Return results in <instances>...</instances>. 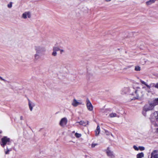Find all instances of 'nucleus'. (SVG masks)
<instances>
[{
	"mask_svg": "<svg viewBox=\"0 0 158 158\" xmlns=\"http://www.w3.org/2000/svg\"><path fill=\"white\" fill-rule=\"evenodd\" d=\"M20 119L21 120H23V116H21L20 117Z\"/></svg>",
	"mask_w": 158,
	"mask_h": 158,
	"instance_id": "34",
	"label": "nucleus"
},
{
	"mask_svg": "<svg viewBox=\"0 0 158 158\" xmlns=\"http://www.w3.org/2000/svg\"><path fill=\"white\" fill-rule=\"evenodd\" d=\"M155 106L152 102L148 105H145L143 107V110L145 111L152 110L154 108Z\"/></svg>",
	"mask_w": 158,
	"mask_h": 158,
	"instance_id": "5",
	"label": "nucleus"
},
{
	"mask_svg": "<svg viewBox=\"0 0 158 158\" xmlns=\"http://www.w3.org/2000/svg\"><path fill=\"white\" fill-rule=\"evenodd\" d=\"M154 118H150V121L152 124L155 127L158 126V111H156L153 114Z\"/></svg>",
	"mask_w": 158,
	"mask_h": 158,
	"instance_id": "3",
	"label": "nucleus"
},
{
	"mask_svg": "<svg viewBox=\"0 0 158 158\" xmlns=\"http://www.w3.org/2000/svg\"><path fill=\"white\" fill-rule=\"evenodd\" d=\"M97 145V144L96 143H92L91 145V147L92 148H94Z\"/></svg>",
	"mask_w": 158,
	"mask_h": 158,
	"instance_id": "30",
	"label": "nucleus"
},
{
	"mask_svg": "<svg viewBox=\"0 0 158 158\" xmlns=\"http://www.w3.org/2000/svg\"><path fill=\"white\" fill-rule=\"evenodd\" d=\"M157 130V132H158V128L157 129V130Z\"/></svg>",
	"mask_w": 158,
	"mask_h": 158,
	"instance_id": "39",
	"label": "nucleus"
},
{
	"mask_svg": "<svg viewBox=\"0 0 158 158\" xmlns=\"http://www.w3.org/2000/svg\"><path fill=\"white\" fill-rule=\"evenodd\" d=\"M146 111H144L143 110V115L144 116H146Z\"/></svg>",
	"mask_w": 158,
	"mask_h": 158,
	"instance_id": "31",
	"label": "nucleus"
},
{
	"mask_svg": "<svg viewBox=\"0 0 158 158\" xmlns=\"http://www.w3.org/2000/svg\"><path fill=\"white\" fill-rule=\"evenodd\" d=\"M74 132H75V131H73V133H74Z\"/></svg>",
	"mask_w": 158,
	"mask_h": 158,
	"instance_id": "41",
	"label": "nucleus"
},
{
	"mask_svg": "<svg viewBox=\"0 0 158 158\" xmlns=\"http://www.w3.org/2000/svg\"><path fill=\"white\" fill-rule=\"evenodd\" d=\"M35 49L36 52L41 53L46 51V49L45 47L40 45L35 46Z\"/></svg>",
	"mask_w": 158,
	"mask_h": 158,
	"instance_id": "4",
	"label": "nucleus"
},
{
	"mask_svg": "<svg viewBox=\"0 0 158 158\" xmlns=\"http://www.w3.org/2000/svg\"><path fill=\"white\" fill-rule=\"evenodd\" d=\"M133 148L136 151H138L139 150V148L135 145L133 146Z\"/></svg>",
	"mask_w": 158,
	"mask_h": 158,
	"instance_id": "28",
	"label": "nucleus"
},
{
	"mask_svg": "<svg viewBox=\"0 0 158 158\" xmlns=\"http://www.w3.org/2000/svg\"><path fill=\"white\" fill-rule=\"evenodd\" d=\"M109 116L110 118H112L116 117H119L115 113H111L109 114Z\"/></svg>",
	"mask_w": 158,
	"mask_h": 158,
	"instance_id": "20",
	"label": "nucleus"
},
{
	"mask_svg": "<svg viewBox=\"0 0 158 158\" xmlns=\"http://www.w3.org/2000/svg\"><path fill=\"white\" fill-rule=\"evenodd\" d=\"M12 142V140L6 136H4L1 139L0 142L1 146L4 148L6 146V148L4 149L5 152L6 154H8L9 152L11 150L10 145Z\"/></svg>",
	"mask_w": 158,
	"mask_h": 158,
	"instance_id": "2",
	"label": "nucleus"
},
{
	"mask_svg": "<svg viewBox=\"0 0 158 158\" xmlns=\"http://www.w3.org/2000/svg\"><path fill=\"white\" fill-rule=\"evenodd\" d=\"M150 85L151 87H154L157 88V87H156V86L157 85V83L156 84H155L154 83H151L150 84Z\"/></svg>",
	"mask_w": 158,
	"mask_h": 158,
	"instance_id": "21",
	"label": "nucleus"
},
{
	"mask_svg": "<svg viewBox=\"0 0 158 158\" xmlns=\"http://www.w3.org/2000/svg\"><path fill=\"white\" fill-rule=\"evenodd\" d=\"M60 50V48L58 46L57 44H55V45L53 47V50H54L56 51H58Z\"/></svg>",
	"mask_w": 158,
	"mask_h": 158,
	"instance_id": "16",
	"label": "nucleus"
},
{
	"mask_svg": "<svg viewBox=\"0 0 158 158\" xmlns=\"http://www.w3.org/2000/svg\"><path fill=\"white\" fill-rule=\"evenodd\" d=\"M7 6L9 8H11L12 7V3L10 2L7 5Z\"/></svg>",
	"mask_w": 158,
	"mask_h": 158,
	"instance_id": "27",
	"label": "nucleus"
},
{
	"mask_svg": "<svg viewBox=\"0 0 158 158\" xmlns=\"http://www.w3.org/2000/svg\"><path fill=\"white\" fill-rule=\"evenodd\" d=\"M53 52H52V55L54 56H56L57 55V52H56L57 51H54V50H53Z\"/></svg>",
	"mask_w": 158,
	"mask_h": 158,
	"instance_id": "23",
	"label": "nucleus"
},
{
	"mask_svg": "<svg viewBox=\"0 0 158 158\" xmlns=\"http://www.w3.org/2000/svg\"><path fill=\"white\" fill-rule=\"evenodd\" d=\"M158 150H154L151 153L150 158H158Z\"/></svg>",
	"mask_w": 158,
	"mask_h": 158,
	"instance_id": "11",
	"label": "nucleus"
},
{
	"mask_svg": "<svg viewBox=\"0 0 158 158\" xmlns=\"http://www.w3.org/2000/svg\"><path fill=\"white\" fill-rule=\"evenodd\" d=\"M106 1H107V2H109V1H110L111 0H106Z\"/></svg>",
	"mask_w": 158,
	"mask_h": 158,
	"instance_id": "37",
	"label": "nucleus"
},
{
	"mask_svg": "<svg viewBox=\"0 0 158 158\" xmlns=\"http://www.w3.org/2000/svg\"><path fill=\"white\" fill-rule=\"evenodd\" d=\"M107 156L110 158H114L115 156L113 151L110 150L109 147H108L105 150Z\"/></svg>",
	"mask_w": 158,
	"mask_h": 158,
	"instance_id": "6",
	"label": "nucleus"
},
{
	"mask_svg": "<svg viewBox=\"0 0 158 158\" xmlns=\"http://www.w3.org/2000/svg\"><path fill=\"white\" fill-rule=\"evenodd\" d=\"M31 17V13L29 11H26L23 13L22 15V18L26 19L28 17L29 18Z\"/></svg>",
	"mask_w": 158,
	"mask_h": 158,
	"instance_id": "8",
	"label": "nucleus"
},
{
	"mask_svg": "<svg viewBox=\"0 0 158 158\" xmlns=\"http://www.w3.org/2000/svg\"><path fill=\"white\" fill-rule=\"evenodd\" d=\"M2 131H0V134L1 133H2Z\"/></svg>",
	"mask_w": 158,
	"mask_h": 158,
	"instance_id": "40",
	"label": "nucleus"
},
{
	"mask_svg": "<svg viewBox=\"0 0 158 158\" xmlns=\"http://www.w3.org/2000/svg\"><path fill=\"white\" fill-rule=\"evenodd\" d=\"M145 90L148 93H149L151 92L150 91V89H148V88H147Z\"/></svg>",
	"mask_w": 158,
	"mask_h": 158,
	"instance_id": "32",
	"label": "nucleus"
},
{
	"mask_svg": "<svg viewBox=\"0 0 158 158\" xmlns=\"http://www.w3.org/2000/svg\"><path fill=\"white\" fill-rule=\"evenodd\" d=\"M144 154L143 152L138 154L136 155L137 158H142L144 156Z\"/></svg>",
	"mask_w": 158,
	"mask_h": 158,
	"instance_id": "18",
	"label": "nucleus"
},
{
	"mask_svg": "<svg viewBox=\"0 0 158 158\" xmlns=\"http://www.w3.org/2000/svg\"><path fill=\"white\" fill-rule=\"evenodd\" d=\"M86 106L88 109L89 111L92 110H93V106L88 98H87L86 99Z\"/></svg>",
	"mask_w": 158,
	"mask_h": 158,
	"instance_id": "9",
	"label": "nucleus"
},
{
	"mask_svg": "<svg viewBox=\"0 0 158 158\" xmlns=\"http://www.w3.org/2000/svg\"><path fill=\"white\" fill-rule=\"evenodd\" d=\"M88 123L89 122L88 121H81L79 122H76V123H79L80 125L83 126H86L88 124Z\"/></svg>",
	"mask_w": 158,
	"mask_h": 158,
	"instance_id": "13",
	"label": "nucleus"
},
{
	"mask_svg": "<svg viewBox=\"0 0 158 158\" xmlns=\"http://www.w3.org/2000/svg\"><path fill=\"white\" fill-rule=\"evenodd\" d=\"M139 81H140V82L141 83V84L142 85H147V83L146 82H145V81H143L142 80L140 79L139 80Z\"/></svg>",
	"mask_w": 158,
	"mask_h": 158,
	"instance_id": "24",
	"label": "nucleus"
},
{
	"mask_svg": "<svg viewBox=\"0 0 158 158\" xmlns=\"http://www.w3.org/2000/svg\"><path fill=\"white\" fill-rule=\"evenodd\" d=\"M139 149L140 150V151H143L145 150V148L144 147H143V146H139Z\"/></svg>",
	"mask_w": 158,
	"mask_h": 158,
	"instance_id": "26",
	"label": "nucleus"
},
{
	"mask_svg": "<svg viewBox=\"0 0 158 158\" xmlns=\"http://www.w3.org/2000/svg\"><path fill=\"white\" fill-rule=\"evenodd\" d=\"M127 93L132 97L131 99L132 100L139 99L143 95L141 89L139 87L133 86L130 88L126 87L123 89L122 92V94Z\"/></svg>",
	"mask_w": 158,
	"mask_h": 158,
	"instance_id": "1",
	"label": "nucleus"
},
{
	"mask_svg": "<svg viewBox=\"0 0 158 158\" xmlns=\"http://www.w3.org/2000/svg\"><path fill=\"white\" fill-rule=\"evenodd\" d=\"M82 103L81 102H78L77 101V100L74 99L73 100V102L72 103V105L74 106H77L81 104Z\"/></svg>",
	"mask_w": 158,
	"mask_h": 158,
	"instance_id": "14",
	"label": "nucleus"
},
{
	"mask_svg": "<svg viewBox=\"0 0 158 158\" xmlns=\"http://www.w3.org/2000/svg\"><path fill=\"white\" fill-rule=\"evenodd\" d=\"M28 105L29 108L31 111L33 110V108L35 106V104L32 101H31L29 99H28Z\"/></svg>",
	"mask_w": 158,
	"mask_h": 158,
	"instance_id": "10",
	"label": "nucleus"
},
{
	"mask_svg": "<svg viewBox=\"0 0 158 158\" xmlns=\"http://www.w3.org/2000/svg\"><path fill=\"white\" fill-rule=\"evenodd\" d=\"M100 132V128L99 125H98L97 127V128L95 130V135L96 136L98 135Z\"/></svg>",
	"mask_w": 158,
	"mask_h": 158,
	"instance_id": "15",
	"label": "nucleus"
},
{
	"mask_svg": "<svg viewBox=\"0 0 158 158\" xmlns=\"http://www.w3.org/2000/svg\"><path fill=\"white\" fill-rule=\"evenodd\" d=\"M0 79L1 80L3 81H5V79H3V78H2V77H1V76H0Z\"/></svg>",
	"mask_w": 158,
	"mask_h": 158,
	"instance_id": "35",
	"label": "nucleus"
},
{
	"mask_svg": "<svg viewBox=\"0 0 158 158\" xmlns=\"http://www.w3.org/2000/svg\"><path fill=\"white\" fill-rule=\"evenodd\" d=\"M146 86H147L148 88V89H150V88L151 87L150 84L149 85H148L147 84Z\"/></svg>",
	"mask_w": 158,
	"mask_h": 158,
	"instance_id": "29",
	"label": "nucleus"
},
{
	"mask_svg": "<svg viewBox=\"0 0 158 158\" xmlns=\"http://www.w3.org/2000/svg\"><path fill=\"white\" fill-rule=\"evenodd\" d=\"M147 88H146L145 87H144V86H143V87H142V89H146Z\"/></svg>",
	"mask_w": 158,
	"mask_h": 158,
	"instance_id": "36",
	"label": "nucleus"
},
{
	"mask_svg": "<svg viewBox=\"0 0 158 158\" xmlns=\"http://www.w3.org/2000/svg\"><path fill=\"white\" fill-rule=\"evenodd\" d=\"M42 53L36 52L35 54L34 55V60L35 61L39 60L41 56Z\"/></svg>",
	"mask_w": 158,
	"mask_h": 158,
	"instance_id": "12",
	"label": "nucleus"
},
{
	"mask_svg": "<svg viewBox=\"0 0 158 158\" xmlns=\"http://www.w3.org/2000/svg\"><path fill=\"white\" fill-rule=\"evenodd\" d=\"M67 119L66 118H62L60 122V125L61 127H64L67 124Z\"/></svg>",
	"mask_w": 158,
	"mask_h": 158,
	"instance_id": "7",
	"label": "nucleus"
},
{
	"mask_svg": "<svg viewBox=\"0 0 158 158\" xmlns=\"http://www.w3.org/2000/svg\"><path fill=\"white\" fill-rule=\"evenodd\" d=\"M156 0H150L146 2V4L147 5H149L155 2Z\"/></svg>",
	"mask_w": 158,
	"mask_h": 158,
	"instance_id": "19",
	"label": "nucleus"
},
{
	"mask_svg": "<svg viewBox=\"0 0 158 158\" xmlns=\"http://www.w3.org/2000/svg\"><path fill=\"white\" fill-rule=\"evenodd\" d=\"M140 70V67L139 66H136L135 68V70L136 71H139Z\"/></svg>",
	"mask_w": 158,
	"mask_h": 158,
	"instance_id": "25",
	"label": "nucleus"
},
{
	"mask_svg": "<svg viewBox=\"0 0 158 158\" xmlns=\"http://www.w3.org/2000/svg\"><path fill=\"white\" fill-rule=\"evenodd\" d=\"M156 87H157V89H158V83H157V85Z\"/></svg>",
	"mask_w": 158,
	"mask_h": 158,
	"instance_id": "38",
	"label": "nucleus"
},
{
	"mask_svg": "<svg viewBox=\"0 0 158 158\" xmlns=\"http://www.w3.org/2000/svg\"><path fill=\"white\" fill-rule=\"evenodd\" d=\"M81 134H79L77 133H76L75 134V136L77 138H79L81 137Z\"/></svg>",
	"mask_w": 158,
	"mask_h": 158,
	"instance_id": "22",
	"label": "nucleus"
},
{
	"mask_svg": "<svg viewBox=\"0 0 158 158\" xmlns=\"http://www.w3.org/2000/svg\"><path fill=\"white\" fill-rule=\"evenodd\" d=\"M152 103L155 106L156 105H158V98H155L153 100Z\"/></svg>",
	"mask_w": 158,
	"mask_h": 158,
	"instance_id": "17",
	"label": "nucleus"
},
{
	"mask_svg": "<svg viewBox=\"0 0 158 158\" xmlns=\"http://www.w3.org/2000/svg\"><path fill=\"white\" fill-rule=\"evenodd\" d=\"M59 51L60 52V54H62L63 52H64V51L63 50L61 49H60V50H59Z\"/></svg>",
	"mask_w": 158,
	"mask_h": 158,
	"instance_id": "33",
	"label": "nucleus"
}]
</instances>
